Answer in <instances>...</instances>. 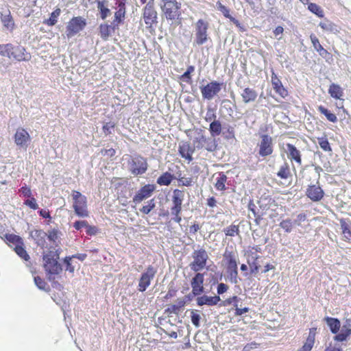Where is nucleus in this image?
<instances>
[{
    "instance_id": "40",
    "label": "nucleus",
    "mask_w": 351,
    "mask_h": 351,
    "mask_svg": "<svg viewBox=\"0 0 351 351\" xmlns=\"http://www.w3.org/2000/svg\"><path fill=\"white\" fill-rule=\"evenodd\" d=\"M60 13L61 10L59 8H56L55 10L51 13L49 18L44 21V23L48 26H53L56 24Z\"/></svg>"
},
{
    "instance_id": "23",
    "label": "nucleus",
    "mask_w": 351,
    "mask_h": 351,
    "mask_svg": "<svg viewBox=\"0 0 351 351\" xmlns=\"http://www.w3.org/2000/svg\"><path fill=\"white\" fill-rule=\"evenodd\" d=\"M204 274L197 272L192 278L191 285L194 295H199L204 291Z\"/></svg>"
},
{
    "instance_id": "59",
    "label": "nucleus",
    "mask_w": 351,
    "mask_h": 351,
    "mask_svg": "<svg viewBox=\"0 0 351 351\" xmlns=\"http://www.w3.org/2000/svg\"><path fill=\"white\" fill-rule=\"evenodd\" d=\"M19 191L21 193L23 196L25 197H32L31 189L29 186H26V185L22 186L19 189Z\"/></svg>"
},
{
    "instance_id": "16",
    "label": "nucleus",
    "mask_w": 351,
    "mask_h": 351,
    "mask_svg": "<svg viewBox=\"0 0 351 351\" xmlns=\"http://www.w3.org/2000/svg\"><path fill=\"white\" fill-rule=\"evenodd\" d=\"M8 58L19 62H26L31 59V55L26 51V49L20 45L14 46L12 45V49H10Z\"/></svg>"
},
{
    "instance_id": "17",
    "label": "nucleus",
    "mask_w": 351,
    "mask_h": 351,
    "mask_svg": "<svg viewBox=\"0 0 351 351\" xmlns=\"http://www.w3.org/2000/svg\"><path fill=\"white\" fill-rule=\"evenodd\" d=\"M156 189L154 184H147L142 186L133 197L132 201L135 204L141 203L143 200L151 197Z\"/></svg>"
},
{
    "instance_id": "35",
    "label": "nucleus",
    "mask_w": 351,
    "mask_h": 351,
    "mask_svg": "<svg viewBox=\"0 0 351 351\" xmlns=\"http://www.w3.org/2000/svg\"><path fill=\"white\" fill-rule=\"evenodd\" d=\"M118 28H114L113 25H108L106 23L101 24L99 27L101 38L103 40H106L111 34L112 32H114Z\"/></svg>"
},
{
    "instance_id": "48",
    "label": "nucleus",
    "mask_w": 351,
    "mask_h": 351,
    "mask_svg": "<svg viewBox=\"0 0 351 351\" xmlns=\"http://www.w3.org/2000/svg\"><path fill=\"white\" fill-rule=\"evenodd\" d=\"M319 25L323 30L326 32H335L337 31L336 25L329 21L320 22Z\"/></svg>"
},
{
    "instance_id": "53",
    "label": "nucleus",
    "mask_w": 351,
    "mask_h": 351,
    "mask_svg": "<svg viewBox=\"0 0 351 351\" xmlns=\"http://www.w3.org/2000/svg\"><path fill=\"white\" fill-rule=\"evenodd\" d=\"M34 282L36 285L38 287V289L42 290H47V284L45 281L44 279L40 278V276H35L34 277Z\"/></svg>"
},
{
    "instance_id": "41",
    "label": "nucleus",
    "mask_w": 351,
    "mask_h": 351,
    "mask_svg": "<svg viewBox=\"0 0 351 351\" xmlns=\"http://www.w3.org/2000/svg\"><path fill=\"white\" fill-rule=\"evenodd\" d=\"M223 232L227 237H235L240 235L239 226L231 224L223 229Z\"/></svg>"
},
{
    "instance_id": "30",
    "label": "nucleus",
    "mask_w": 351,
    "mask_h": 351,
    "mask_svg": "<svg viewBox=\"0 0 351 351\" xmlns=\"http://www.w3.org/2000/svg\"><path fill=\"white\" fill-rule=\"evenodd\" d=\"M1 239L11 247L15 248L20 244H23V239L19 236L14 234H5Z\"/></svg>"
},
{
    "instance_id": "52",
    "label": "nucleus",
    "mask_w": 351,
    "mask_h": 351,
    "mask_svg": "<svg viewBox=\"0 0 351 351\" xmlns=\"http://www.w3.org/2000/svg\"><path fill=\"white\" fill-rule=\"evenodd\" d=\"M207 138L204 135H203L202 133H199V135L194 140V143L197 144V148H202L207 142Z\"/></svg>"
},
{
    "instance_id": "62",
    "label": "nucleus",
    "mask_w": 351,
    "mask_h": 351,
    "mask_svg": "<svg viewBox=\"0 0 351 351\" xmlns=\"http://www.w3.org/2000/svg\"><path fill=\"white\" fill-rule=\"evenodd\" d=\"M234 306L236 307L235 308V312H234V315L236 316H240L241 315H243V313H247L249 311V308L247 307H244V308H238V304L237 303H235L234 304Z\"/></svg>"
},
{
    "instance_id": "39",
    "label": "nucleus",
    "mask_w": 351,
    "mask_h": 351,
    "mask_svg": "<svg viewBox=\"0 0 351 351\" xmlns=\"http://www.w3.org/2000/svg\"><path fill=\"white\" fill-rule=\"evenodd\" d=\"M221 124L219 120H214L210 124L209 131L212 136H219L221 132Z\"/></svg>"
},
{
    "instance_id": "64",
    "label": "nucleus",
    "mask_w": 351,
    "mask_h": 351,
    "mask_svg": "<svg viewBox=\"0 0 351 351\" xmlns=\"http://www.w3.org/2000/svg\"><path fill=\"white\" fill-rule=\"evenodd\" d=\"M259 344L256 342L247 343L244 346L243 351H254V350L257 348Z\"/></svg>"
},
{
    "instance_id": "5",
    "label": "nucleus",
    "mask_w": 351,
    "mask_h": 351,
    "mask_svg": "<svg viewBox=\"0 0 351 351\" xmlns=\"http://www.w3.org/2000/svg\"><path fill=\"white\" fill-rule=\"evenodd\" d=\"M142 19L145 27L152 32L158 23V12L154 5V0L149 1L143 8Z\"/></svg>"
},
{
    "instance_id": "7",
    "label": "nucleus",
    "mask_w": 351,
    "mask_h": 351,
    "mask_svg": "<svg viewBox=\"0 0 351 351\" xmlns=\"http://www.w3.org/2000/svg\"><path fill=\"white\" fill-rule=\"evenodd\" d=\"M73 208L75 213L79 217H87L89 216L88 210L87 198L80 191H72Z\"/></svg>"
},
{
    "instance_id": "19",
    "label": "nucleus",
    "mask_w": 351,
    "mask_h": 351,
    "mask_svg": "<svg viewBox=\"0 0 351 351\" xmlns=\"http://www.w3.org/2000/svg\"><path fill=\"white\" fill-rule=\"evenodd\" d=\"M14 143L21 147H27L31 141L28 132L23 128H19L14 135Z\"/></svg>"
},
{
    "instance_id": "33",
    "label": "nucleus",
    "mask_w": 351,
    "mask_h": 351,
    "mask_svg": "<svg viewBox=\"0 0 351 351\" xmlns=\"http://www.w3.org/2000/svg\"><path fill=\"white\" fill-rule=\"evenodd\" d=\"M328 93L335 99L343 100V89L339 84L332 83L328 88Z\"/></svg>"
},
{
    "instance_id": "57",
    "label": "nucleus",
    "mask_w": 351,
    "mask_h": 351,
    "mask_svg": "<svg viewBox=\"0 0 351 351\" xmlns=\"http://www.w3.org/2000/svg\"><path fill=\"white\" fill-rule=\"evenodd\" d=\"M260 256L256 255L254 257V261L252 262V263H250L249 261H247V263L250 266V272L251 274H257L258 272L260 265L256 262V261L259 258Z\"/></svg>"
},
{
    "instance_id": "3",
    "label": "nucleus",
    "mask_w": 351,
    "mask_h": 351,
    "mask_svg": "<svg viewBox=\"0 0 351 351\" xmlns=\"http://www.w3.org/2000/svg\"><path fill=\"white\" fill-rule=\"evenodd\" d=\"M324 321L329 327L331 332L335 335L333 337L335 341L343 342L346 341L351 335V328L349 326L343 325L339 332L341 328V322L339 319L330 317H326Z\"/></svg>"
},
{
    "instance_id": "24",
    "label": "nucleus",
    "mask_w": 351,
    "mask_h": 351,
    "mask_svg": "<svg viewBox=\"0 0 351 351\" xmlns=\"http://www.w3.org/2000/svg\"><path fill=\"white\" fill-rule=\"evenodd\" d=\"M242 101L244 104L255 102L258 97V93L252 88L246 87L241 93Z\"/></svg>"
},
{
    "instance_id": "9",
    "label": "nucleus",
    "mask_w": 351,
    "mask_h": 351,
    "mask_svg": "<svg viewBox=\"0 0 351 351\" xmlns=\"http://www.w3.org/2000/svg\"><path fill=\"white\" fill-rule=\"evenodd\" d=\"M193 261L190 264L191 269L194 271L202 270L206 265L208 256L204 249L195 250L193 252Z\"/></svg>"
},
{
    "instance_id": "56",
    "label": "nucleus",
    "mask_w": 351,
    "mask_h": 351,
    "mask_svg": "<svg viewBox=\"0 0 351 351\" xmlns=\"http://www.w3.org/2000/svg\"><path fill=\"white\" fill-rule=\"evenodd\" d=\"M24 204L33 210H36L38 208L36 200L34 197H28L27 199L25 200Z\"/></svg>"
},
{
    "instance_id": "6",
    "label": "nucleus",
    "mask_w": 351,
    "mask_h": 351,
    "mask_svg": "<svg viewBox=\"0 0 351 351\" xmlns=\"http://www.w3.org/2000/svg\"><path fill=\"white\" fill-rule=\"evenodd\" d=\"M184 198V192L182 190L174 189L171 197L172 204L170 208L173 220L180 223L182 221V203Z\"/></svg>"
},
{
    "instance_id": "26",
    "label": "nucleus",
    "mask_w": 351,
    "mask_h": 351,
    "mask_svg": "<svg viewBox=\"0 0 351 351\" xmlns=\"http://www.w3.org/2000/svg\"><path fill=\"white\" fill-rule=\"evenodd\" d=\"M287 152L289 159L294 160L299 165H302V157L300 152L292 144L287 143Z\"/></svg>"
},
{
    "instance_id": "18",
    "label": "nucleus",
    "mask_w": 351,
    "mask_h": 351,
    "mask_svg": "<svg viewBox=\"0 0 351 351\" xmlns=\"http://www.w3.org/2000/svg\"><path fill=\"white\" fill-rule=\"evenodd\" d=\"M178 154L188 163L193 160V154L195 152V147L192 146L188 141H182L178 146Z\"/></svg>"
},
{
    "instance_id": "44",
    "label": "nucleus",
    "mask_w": 351,
    "mask_h": 351,
    "mask_svg": "<svg viewBox=\"0 0 351 351\" xmlns=\"http://www.w3.org/2000/svg\"><path fill=\"white\" fill-rule=\"evenodd\" d=\"M195 71L194 66H189L186 71L180 77V80L187 84L192 83L191 73Z\"/></svg>"
},
{
    "instance_id": "13",
    "label": "nucleus",
    "mask_w": 351,
    "mask_h": 351,
    "mask_svg": "<svg viewBox=\"0 0 351 351\" xmlns=\"http://www.w3.org/2000/svg\"><path fill=\"white\" fill-rule=\"evenodd\" d=\"M147 162L145 158L141 156H136L129 162L130 172L134 175H141L145 173L147 169Z\"/></svg>"
},
{
    "instance_id": "37",
    "label": "nucleus",
    "mask_w": 351,
    "mask_h": 351,
    "mask_svg": "<svg viewBox=\"0 0 351 351\" xmlns=\"http://www.w3.org/2000/svg\"><path fill=\"white\" fill-rule=\"evenodd\" d=\"M176 178L173 174L166 171L157 178V184L160 186H169Z\"/></svg>"
},
{
    "instance_id": "8",
    "label": "nucleus",
    "mask_w": 351,
    "mask_h": 351,
    "mask_svg": "<svg viewBox=\"0 0 351 351\" xmlns=\"http://www.w3.org/2000/svg\"><path fill=\"white\" fill-rule=\"evenodd\" d=\"M208 27L209 24L207 21L203 19H199L197 21L195 26V39L193 41V46L202 45L208 40Z\"/></svg>"
},
{
    "instance_id": "36",
    "label": "nucleus",
    "mask_w": 351,
    "mask_h": 351,
    "mask_svg": "<svg viewBox=\"0 0 351 351\" xmlns=\"http://www.w3.org/2000/svg\"><path fill=\"white\" fill-rule=\"evenodd\" d=\"M176 179L178 182V185L180 186L191 187L197 182V178L193 176L186 178L182 176L181 173L178 175Z\"/></svg>"
},
{
    "instance_id": "63",
    "label": "nucleus",
    "mask_w": 351,
    "mask_h": 351,
    "mask_svg": "<svg viewBox=\"0 0 351 351\" xmlns=\"http://www.w3.org/2000/svg\"><path fill=\"white\" fill-rule=\"evenodd\" d=\"M101 153L103 156H107L108 157H113L116 154V150L113 148L103 149L101 150Z\"/></svg>"
},
{
    "instance_id": "31",
    "label": "nucleus",
    "mask_w": 351,
    "mask_h": 351,
    "mask_svg": "<svg viewBox=\"0 0 351 351\" xmlns=\"http://www.w3.org/2000/svg\"><path fill=\"white\" fill-rule=\"evenodd\" d=\"M310 38L313 47L322 57L326 58L330 56V53L322 47V45L319 43V39L315 34H311Z\"/></svg>"
},
{
    "instance_id": "34",
    "label": "nucleus",
    "mask_w": 351,
    "mask_h": 351,
    "mask_svg": "<svg viewBox=\"0 0 351 351\" xmlns=\"http://www.w3.org/2000/svg\"><path fill=\"white\" fill-rule=\"evenodd\" d=\"M95 2L97 3L101 19L105 20L110 14V10L108 8V1L96 0Z\"/></svg>"
},
{
    "instance_id": "42",
    "label": "nucleus",
    "mask_w": 351,
    "mask_h": 351,
    "mask_svg": "<svg viewBox=\"0 0 351 351\" xmlns=\"http://www.w3.org/2000/svg\"><path fill=\"white\" fill-rule=\"evenodd\" d=\"M227 181V176L223 173H220L219 177L216 179L215 187L217 191L226 190V182Z\"/></svg>"
},
{
    "instance_id": "54",
    "label": "nucleus",
    "mask_w": 351,
    "mask_h": 351,
    "mask_svg": "<svg viewBox=\"0 0 351 351\" xmlns=\"http://www.w3.org/2000/svg\"><path fill=\"white\" fill-rule=\"evenodd\" d=\"M10 49H12V44L10 43L0 45V56H7L8 58Z\"/></svg>"
},
{
    "instance_id": "4",
    "label": "nucleus",
    "mask_w": 351,
    "mask_h": 351,
    "mask_svg": "<svg viewBox=\"0 0 351 351\" xmlns=\"http://www.w3.org/2000/svg\"><path fill=\"white\" fill-rule=\"evenodd\" d=\"M223 258L230 282L233 284L237 283V252L236 251L228 250L226 249L223 254Z\"/></svg>"
},
{
    "instance_id": "55",
    "label": "nucleus",
    "mask_w": 351,
    "mask_h": 351,
    "mask_svg": "<svg viewBox=\"0 0 351 351\" xmlns=\"http://www.w3.org/2000/svg\"><path fill=\"white\" fill-rule=\"evenodd\" d=\"M191 322H192L193 324L196 327H199L200 316L199 314H197V311L191 310Z\"/></svg>"
},
{
    "instance_id": "1",
    "label": "nucleus",
    "mask_w": 351,
    "mask_h": 351,
    "mask_svg": "<svg viewBox=\"0 0 351 351\" xmlns=\"http://www.w3.org/2000/svg\"><path fill=\"white\" fill-rule=\"evenodd\" d=\"M60 251L54 247L50 248L43 254V267L49 281L55 280V276L62 271L61 264L58 262Z\"/></svg>"
},
{
    "instance_id": "2",
    "label": "nucleus",
    "mask_w": 351,
    "mask_h": 351,
    "mask_svg": "<svg viewBox=\"0 0 351 351\" xmlns=\"http://www.w3.org/2000/svg\"><path fill=\"white\" fill-rule=\"evenodd\" d=\"M160 10L167 21L180 23L182 3L179 0H160Z\"/></svg>"
},
{
    "instance_id": "50",
    "label": "nucleus",
    "mask_w": 351,
    "mask_h": 351,
    "mask_svg": "<svg viewBox=\"0 0 351 351\" xmlns=\"http://www.w3.org/2000/svg\"><path fill=\"white\" fill-rule=\"evenodd\" d=\"M217 5L218 10L223 14V15L231 21V19L233 17L230 14V10L226 6L223 5L220 1L217 3Z\"/></svg>"
},
{
    "instance_id": "45",
    "label": "nucleus",
    "mask_w": 351,
    "mask_h": 351,
    "mask_svg": "<svg viewBox=\"0 0 351 351\" xmlns=\"http://www.w3.org/2000/svg\"><path fill=\"white\" fill-rule=\"evenodd\" d=\"M15 252L23 260L28 261L30 259L29 254L24 247V244H20L18 246H15L14 249Z\"/></svg>"
},
{
    "instance_id": "46",
    "label": "nucleus",
    "mask_w": 351,
    "mask_h": 351,
    "mask_svg": "<svg viewBox=\"0 0 351 351\" xmlns=\"http://www.w3.org/2000/svg\"><path fill=\"white\" fill-rule=\"evenodd\" d=\"M317 142H318L320 147L324 152H332V148L330 145V143L328 142L326 135H324V136H322V137H318Z\"/></svg>"
},
{
    "instance_id": "22",
    "label": "nucleus",
    "mask_w": 351,
    "mask_h": 351,
    "mask_svg": "<svg viewBox=\"0 0 351 351\" xmlns=\"http://www.w3.org/2000/svg\"><path fill=\"white\" fill-rule=\"evenodd\" d=\"M271 82L274 91L280 97L285 98L286 97L288 96V90L283 86L280 79L277 76V75L274 72H272L271 76Z\"/></svg>"
},
{
    "instance_id": "15",
    "label": "nucleus",
    "mask_w": 351,
    "mask_h": 351,
    "mask_svg": "<svg viewBox=\"0 0 351 351\" xmlns=\"http://www.w3.org/2000/svg\"><path fill=\"white\" fill-rule=\"evenodd\" d=\"M117 10L114 12V20L112 25L114 28H119V25L124 22L126 14L125 0H117L116 2Z\"/></svg>"
},
{
    "instance_id": "47",
    "label": "nucleus",
    "mask_w": 351,
    "mask_h": 351,
    "mask_svg": "<svg viewBox=\"0 0 351 351\" xmlns=\"http://www.w3.org/2000/svg\"><path fill=\"white\" fill-rule=\"evenodd\" d=\"M156 207V202L154 199H149L147 202L141 209L140 212L144 215H148Z\"/></svg>"
},
{
    "instance_id": "11",
    "label": "nucleus",
    "mask_w": 351,
    "mask_h": 351,
    "mask_svg": "<svg viewBox=\"0 0 351 351\" xmlns=\"http://www.w3.org/2000/svg\"><path fill=\"white\" fill-rule=\"evenodd\" d=\"M157 270L152 265H149L146 270L142 273L138 285V290L144 292L150 285L152 280L155 277Z\"/></svg>"
},
{
    "instance_id": "25",
    "label": "nucleus",
    "mask_w": 351,
    "mask_h": 351,
    "mask_svg": "<svg viewBox=\"0 0 351 351\" xmlns=\"http://www.w3.org/2000/svg\"><path fill=\"white\" fill-rule=\"evenodd\" d=\"M316 332L317 328H311L306 341L298 351H311L315 343Z\"/></svg>"
},
{
    "instance_id": "61",
    "label": "nucleus",
    "mask_w": 351,
    "mask_h": 351,
    "mask_svg": "<svg viewBox=\"0 0 351 351\" xmlns=\"http://www.w3.org/2000/svg\"><path fill=\"white\" fill-rule=\"evenodd\" d=\"M228 289L229 287L226 284L221 282L217 286V292L218 295H221L226 293L228 290Z\"/></svg>"
},
{
    "instance_id": "27",
    "label": "nucleus",
    "mask_w": 351,
    "mask_h": 351,
    "mask_svg": "<svg viewBox=\"0 0 351 351\" xmlns=\"http://www.w3.org/2000/svg\"><path fill=\"white\" fill-rule=\"evenodd\" d=\"M220 300L221 298L219 295L208 296L204 295L197 298V304L198 306H214L217 304Z\"/></svg>"
},
{
    "instance_id": "12",
    "label": "nucleus",
    "mask_w": 351,
    "mask_h": 351,
    "mask_svg": "<svg viewBox=\"0 0 351 351\" xmlns=\"http://www.w3.org/2000/svg\"><path fill=\"white\" fill-rule=\"evenodd\" d=\"M258 155L265 158L271 155L274 152V144L272 137L268 134H262L261 141L258 143Z\"/></svg>"
},
{
    "instance_id": "38",
    "label": "nucleus",
    "mask_w": 351,
    "mask_h": 351,
    "mask_svg": "<svg viewBox=\"0 0 351 351\" xmlns=\"http://www.w3.org/2000/svg\"><path fill=\"white\" fill-rule=\"evenodd\" d=\"M277 176L281 179H287L291 177L290 167L287 162H285L280 166L279 171L277 173Z\"/></svg>"
},
{
    "instance_id": "10",
    "label": "nucleus",
    "mask_w": 351,
    "mask_h": 351,
    "mask_svg": "<svg viewBox=\"0 0 351 351\" xmlns=\"http://www.w3.org/2000/svg\"><path fill=\"white\" fill-rule=\"evenodd\" d=\"M86 25V21L82 16H73L66 25V36L71 38L82 31Z\"/></svg>"
},
{
    "instance_id": "21",
    "label": "nucleus",
    "mask_w": 351,
    "mask_h": 351,
    "mask_svg": "<svg viewBox=\"0 0 351 351\" xmlns=\"http://www.w3.org/2000/svg\"><path fill=\"white\" fill-rule=\"evenodd\" d=\"M324 191L319 184L308 185L306 190V195L312 202H319L324 196Z\"/></svg>"
},
{
    "instance_id": "51",
    "label": "nucleus",
    "mask_w": 351,
    "mask_h": 351,
    "mask_svg": "<svg viewBox=\"0 0 351 351\" xmlns=\"http://www.w3.org/2000/svg\"><path fill=\"white\" fill-rule=\"evenodd\" d=\"M116 124L114 122H108L102 126V130L105 136H108L112 133Z\"/></svg>"
},
{
    "instance_id": "28",
    "label": "nucleus",
    "mask_w": 351,
    "mask_h": 351,
    "mask_svg": "<svg viewBox=\"0 0 351 351\" xmlns=\"http://www.w3.org/2000/svg\"><path fill=\"white\" fill-rule=\"evenodd\" d=\"M341 234L345 241H351V221L349 219H340Z\"/></svg>"
},
{
    "instance_id": "58",
    "label": "nucleus",
    "mask_w": 351,
    "mask_h": 351,
    "mask_svg": "<svg viewBox=\"0 0 351 351\" xmlns=\"http://www.w3.org/2000/svg\"><path fill=\"white\" fill-rule=\"evenodd\" d=\"M72 257L66 256L64 258V263L66 264V270L69 271L70 273H73L75 271V267L71 264Z\"/></svg>"
},
{
    "instance_id": "43",
    "label": "nucleus",
    "mask_w": 351,
    "mask_h": 351,
    "mask_svg": "<svg viewBox=\"0 0 351 351\" xmlns=\"http://www.w3.org/2000/svg\"><path fill=\"white\" fill-rule=\"evenodd\" d=\"M317 109L320 113L326 116V119L332 123H336L337 121V116L334 113L330 112L327 108H326L323 106H318Z\"/></svg>"
},
{
    "instance_id": "32",
    "label": "nucleus",
    "mask_w": 351,
    "mask_h": 351,
    "mask_svg": "<svg viewBox=\"0 0 351 351\" xmlns=\"http://www.w3.org/2000/svg\"><path fill=\"white\" fill-rule=\"evenodd\" d=\"M185 304L186 300L184 298H178L176 300V303L169 306L165 310V312L168 314L178 315L185 306Z\"/></svg>"
},
{
    "instance_id": "49",
    "label": "nucleus",
    "mask_w": 351,
    "mask_h": 351,
    "mask_svg": "<svg viewBox=\"0 0 351 351\" xmlns=\"http://www.w3.org/2000/svg\"><path fill=\"white\" fill-rule=\"evenodd\" d=\"M308 8L311 12L314 13L317 16H319L320 18L324 17V12L322 10V9L320 8V6H319L316 3H309L308 5Z\"/></svg>"
},
{
    "instance_id": "29",
    "label": "nucleus",
    "mask_w": 351,
    "mask_h": 351,
    "mask_svg": "<svg viewBox=\"0 0 351 351\" xmlns=\"http://www.w3.org/2000/svg\"><path fill=\"white\" fill-rule=\"evenodd\" d=\"M0 19L6 29L11 32L14 29L15 23L9 10H7L4 13H1Z\"/></svg>"
},
{
    "instance_id": "14",
    "label": "nucleus",
    "mask_w": 351,
    "mask_h": 351,
    "mask_svg": "<svg viewBox=\"0 0 351 351\" xmlns=\"http://www.w3.org/2000/svg\"><path fill=\"white\" fill-rule=\"evenodd\" d=\"M221 83L217 81H212L205 86L200 87L202 97L204 99L211 100L217 95L221 89Z\"/></svg>"
},
{
    "instance_id": "20",
    "label": "nucleus",
    "mask_w": 351,
    "mask_h": 351,
    "mask_svg": "<svg viewBox=\"0 0 351 351\" xmlns=\"http://www.w3.org/2000/svg\"><path fill=\"white\" fill-rule=\"evenodd\" d=\"M306 220V215L304 213H300L297 216V219L295 221H293L291 219H283L280 222V227L285 231V232L289 233L293 228V224H296L298 226H301V223Z\"/></svg>"
},
{
    "instance_id": "60",
    "label": "nucleus",
    "mask_w": 351,
    "mask_h": 351,
    "mask_svg": "<svg viewBox=\"0 0 351 351\" xmlns=\"http://www.w3.org/2000/svg\"><path fill=\"white\" fill-rule=\"evenodd\" d=\"M73 226L75 230H80L82 228H86V226H88V222L84 220L76 221L75 223H73Z\"/></svg>"
}]
</instances>
